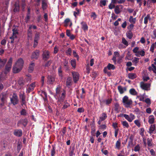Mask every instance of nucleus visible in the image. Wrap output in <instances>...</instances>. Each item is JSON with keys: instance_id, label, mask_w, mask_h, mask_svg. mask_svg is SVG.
<instances>
[{"instance_id": "obj_3", "label": "nucleus", "mask_w": 156, "mask_h": 156, "mask_svg": "<svg viewBox=\"0 0 156 156\" xmlns=\"http://www.w3.org/2000/svg\"><path fill=\"white\" fill-rule=\"evenodd\" d=\"M11 103L14 105L17 104L19 102V100L17 94L14 93L10 97Z\"/></svg>"}, {"instance_id": "obj_14", "label": "nucleus", "mask_w": 156, "mask_h": 156, "mask_svg": "<svg viewBox=\"0 0 156 156\" xmlns=\"http://www.w3.org/2000/svg\"><path fill=\"white\" fill-rule=\"evenodd\" d=\"M140 87L142 89L145 90H147L150 87V84L147 83H144L141 82L140 83Z\"/></svg>"}, {"instance_id": "obj_49", "label": "nucleus", "mask_w": 156, "mask_h": 156, "mask_svg": "<svg viewBox=\"0 0 156 156\" xmlns=\"http://www.w3.org/2000/svg\"><path fill=\"white\" fill-rule=\"evenodd\" d=\"M145 52L144 50H141L139 51L137 54H139V55H140L142 56H144L145 55Z\"/></svg>"}, {"instance_id": "obj_41", "label": "nucleus", "mask_w": 156, "mask_h": 156, "mask_svg": "<svg viewBox=\"0 0 156 156\" xmlns=\"http://www.w3.org/2000/svg\"><path fill=\"white\" fill-rule=\"evenodd\" d=\"M139 48L138 47H135L133 50V51L134 53H136L135 55L137 57H139V54H137Z\"/></svg>"}, {"instance_id": "obj_35", "label": "nucleus", "mask_w": 156, "mask_h": 156, "mask_svg": "<svg viewBox=\"0 0 156 156\" xmlns=\"http://www.w3.org/2000/svg\"><path fill=\"white\" fill-rule=\"evenodd\" d=\"M130 93L133 95H135L137 94V93L135 89L132 88L130 89L129 91Z\"/></svg>"}, {"instance_id": "obj_28", "label": "nucleus", "mask_w": 156, "mask_h": 156, "mask_svg": "<svg viewBox=\"0 0 156 156\" xmlns=\"http://www.w3.org/2000/svg\"><path fill=\"white\" fill-rule=\"evenodd\" d=\"M128 76L129 78L133 80L136 77V75L135 73H129L128 74Z\"/></svg>"}, {"instance_id": "obj_37", "label": "nucleus", "mask_w": 156, "mask_h": 156, "mask_svg": "<svg viewBox=\"0 0 156 156\" xmlns=\"http://www.w3.org/2000/svg\"><path fill=\"white\" fill-rule=\"evenodd\" d=\"M70 63L71 66L74 68H75L76 67V62L75 59H72L70 61Z\"/></svg>"}, {"instance_id": "obj_56", "label": "nucleus", "mask_w": 156, "mask_h": 156, "mask_svg": "<svg viewBox=\"0 0 156 156\" xmlns=\"http://www.w3.org/2000/svg\"><path fill=\"white\" fill-rule=\"evenodd\" d=\"M66 127H64L62 129L61 131V132L62 133V134H61L62 136H64V135L66 133Z\"/></svg>"}, {"instance_id": "obj_33", "label": "nucleus", "mask_w": 156, "mask_h": 156, "mask_svg": "<svg viewBox=\"0 0 156 156\" xmlns=\"http://www.w3.org/2000/svg\"><path fill=\"white\" fill-rule=\"evenodd\" d=\"M156 47V42L154 43H153L150 47V51L152 52L153 53L154 51V48Z\"/></svg>"}, {"instance_id": "obj_21", "label": "nucleus", "mask_w": 156, "mask_h": 156, "mask_svg": "<svg viewBox=\"0 0 156 156\" xmlns=\"http://www.w3.org/2000/svg\"><path fill=\"white\" fill-rule=\"evenodd\" d=\"M81 24L82 25V28L84 32H86L88 30V26L86 23L84 21L82 22Z\"/></svg>"}, {"instance_id": "obj_11", "label": "nucleus", "mask_w": 156, "mask_h": 156, "mask_svg": "<svg viewBox=\"0 0 156 156\" xmlns=\"http://www.w3.org/2000/svg\"><path fill=\"white\" fill-rule=\"evenodd\" d=\"M50 52L48 51L45 50L43 52L42 54L43 59L45 60L48 59L50 57Z\"/></svg>"}, {"instance_id": "obj_38", "label": "nucleus", "mask_w": 156, "mask_h": 156, "mask_svg": "<svg viewBox=\"0 0 156 156\" xmlns=\"http://www.w3.org/2000/svg\"><path fill=\"white\" fill-rule=\"evenodd\" d=\"M123 115V116L129 122H132L129 115L126 114H124Z\"/></svg>"}, {"instance_id": "obj_51", "label": "nucleus", "mask_w": 156, "mask_h": 156, "mask_svg": "<svg viewBox=\"0 0 156 156\" xmlns=\"http://www.w3.org/2000/svg\"><path fill=\"white\" fill-rule=\"evenodd\" d=\"M122 43L126 46H128V42L124 37L122 38Z\"/></svg>"}, {"instance_id": "obj_45", "label": "nucleus", "mask_w": 156, "mask_h": 156, "mask_svg": "<svg viewBox=\"0 0 156 156\" xmlns=\"http://www.w3.org/2000/svg\"><path fill=\"white\" fill-rule=\"evenodd\" d=\"M140 147L139 144H137L134 147V151L135 152L139 151H140Z\"/></svg>"}, {"instance_id": "obj_29", "label": "nucleus", "mask_w": 156, "mask_h": 156, "mask_svg": "<svg viewBox=\"0 0 156 156\" xmlns=\"http://www.w3.org/2000/svg\"><path fill=\"white\" fill-rule=\"evenodd\" d=\"M64 67L65 69L66 70L69 69V67L68 65L69 62L68 61L65 60L64 62Z\"/></svg>"}, {"instance_id": "obj_17", "label": "nucleus", "mask_w": 156, "mask_h": 156, "mask_svg": "<svg viewBox=\"0 0 156 156\" xmlns=\"http://www.w3.org/2000/svg\"><path fill=\"white\" fill-rule=\"evenodd\" d=\"M13 134L16 136L18 137H20L22 135L23 132L21 129H16L14 130Z\"/></svg>"}, {"instance_id": "obj_2", "label": "nucleus", "mask_w": 156, "mask_h": 156, "mask_svg": "<svg viewBox=\"0 0 156 156\" xmlns=\"http://www.w3.org/2000/svg\"><path fill=\"white\" fill-rule=\"evenodd\" d=\"M24 61L21 58L19 59L13 66L12 70L14 73H17L20 71L23 66Z\"/></svg>"}, {"instance_id": "obj_52", "label": "nucleus", "mask_w": 156, "mask_h": 156, "mask_svg": "<svg viewBox=\"0 0 156 156\" xmlns=\"http://www.w3.org/2000/svg\"><path fill=\"white\" fill-rule=\"evenodd\" d=\"M139 58L136 57H134L132 62L136 65L138 62Z\"/></svg>"}, {"instance_id": "obj_34", "label": "nucleus", "mask_w": 156, "mask_h": 156, "mask_svg": "<svg viewBox=\"0 0 156 156\" xmlns=\"http://www.w3.org/2000/svg\"><path fill=\"white\" fill-rule=\"evenodd\" d=\"M42 97H43L44 100H46L47 99V93L44 91H41V94Z\"/></svg>"}, {"instance_id": "obj_8", "label": "nucleus", "mask_w": 156, "mask_h": 156, "mask_svg": "<svg viewBox=\"0 0 156 156\" xmlns=\"http://www.w3.org/2000/svg\"><path fill=\"white\" fill-rule=\"evenodd\" d=\"M35 82H34L30 85H27V87L26 93L29 94L30 92L33 90L35 85Z\"/></svg>"}, {"instance_id": "obj_57", "label": "nucleus", "mask_w": 156, "mask_h": 156, "mask_svg": "<svg viewBox=\"0 0 156 156\" xmlns=\"http://www.w3.org/2000/svg\"><path fill=\"white\" fill-rule=\"evenodd\" d=\"M90 17L91 18H93L94 20L97 17V15L94 12H93L91 13L90 15Z\"/></svg>"}, {"instance_id": "obj_60", "label": "nucleus", "mask_w": 156, "mask_h": 156, "mask_svg": "<svg viewBox=\"0 0 156 156\" xmlns=\"http://www.w3.org/2000/svg\"><path fill=\"white\" fill-rule=\"evenodd\" d=\"M73 54L74 56L75 57H76L77 58V60H78L79 56L75 51H73Z\"/></svg>"}, {"instance_id": "obj_16", "label": "nucleus", "mask_w": 156, "mask_h": 156, "mask_svg": "<svg viewBox=\"0 0 156 156\" xmlns=\"http://www.w3.org/2000/svg\"><path fill=\"white\" fill-rule=\"evenodd\" d=\"M123 6L122 5H117L115 7V12L116 14L119 13L121 12V9H122Z\"/></svg>"}, {"instance_id": "obj_23", "label": "nucleus", "mask_w": 156, "mask_h": 156, "mask_svg": "<svg viewBox=\"0 0 156 156\" xmlns=\"http://www.w3.org/2000/svg\"><path fill=\"white\" fill-rule=\"evenodd\" d=\"M114 109V110L116 112L119 113V112L120 110V108L119 104L118 103H116L115 104Z\"/></svg>"}, {"instance_id": "obj_9", "label": "nucleus", "mask_w": 156, "mask_h": 156, "mask_svg": "<svg viewBox=\"0 0 156 156\" xmlns=\"http://www.w3.org/2000/svg\"><path fill=\"white\" fill-rule=\"evenodd\" d=\"M148 132L151 135L156 133V126L155 124L151 125L150 126Z\"/></svg>"}, {"instance_id": "obj_19", "label": "nucleus", "mask_w": 156, "mask_h": 156, "mask_svg": "<svg viewBox=\"0 0 156 156\" xmlns=\"http://www.w3.org/2000/svg\"><path fill=\"white\" fill-rule=\"evenodd\" d=\"M72 83V79L71 77H69L66 80V86L68 87H70Z\"/></svg>"}, {"instance_id": "obj_39", "label": "nucleus", "mask_w": 156, "mask_h": 156, "mask_svg": "<svg viewBox=\"0 0 156 156\" xmlns=\"http://www.w3.org/2000/svg\"><path fill=\"white\" fill-rule=\"evenodd\" d=\"M122 124L124 128H128L129 127L128 123L126 121H122Z\"/></svg>"}, {"instance_id": "obj_18", "label": "nucleus", "mask_w": 156, "mask_h": 156, "mask_svg": "<svg viewBox=\"0 0 156 156\" xmlns=\"http://www.w3.org/2000/svg\"><path fill=\"white\" fill-rule=\"evenodd\" d=\"M55 81V78L54 77L51 76H48V82L50 84H53Z\"/></svg>"}, {"instance_id": "obj_36", "label": "nucleus", "mask_w": 156, "mask_h": 156, "mask_svg": "<svg viewBox=\"0 0 156 156\" xmlns=\"http://www.w3.org/2000/svg\"><path fill=\"white\" fill-rule=\"evenodd\" d=\"M19 84L21 86H23L24 85V82L23 78H20L18 81Z\"/></svg>"}, {"instance_id": "obj_58", "label": "nucleus", "mask_w": 156, "mask_h": 156, "mask_svg": "<svg viewBox=\"0 0 156 156\" xmlns=\"http://www.w3.org/2000/svg\"><path fill=\"white\" fill-rule=\"evenodd\" d=\"M150 153H151V155L152 156H156V154L153 149H151L150 151Z\"/></svg>"}, {"instance_id": "obj_20", "label": "nucleus", "mask_w": 156, "mask_h": 156, "mask_svg": "<svg viewBox=\"0 0 156 156\" xmlns=\"http://www.w3.org/2000/svg\"><path fill=\"white\" fill-rule=\"evenodd\" d=\"M148 122L150 124H153L155 120V118L153 115H150L148 118Z\"/></svg>"}, {"instance_id": "obj_15", "label": "nucleus", "mask_w": 156, "mask_h": 156, "mask_svg": "<svg viewBox=\"0 0 156 156\" xmlns=\"http://www.w3.org/2000/svg\"><path fill=\"white\" fill-rule=\"evenodd\" d=\"M39 54V51L36 50L32 53L31 56V58L32 59L35 58L37 59L38 58Z\"/></svg>"}, {"instance_id": "obj_5", "label": "nucleus", "mask_w": 156, "mask_h": 156, "mask_svg": "<svg viewBox=\"0 0 156 156\" xmlns=\"http://www.w3.org/2000/svg\"><path fill=\"white\" fill-rule=\"evenodd\" d=\"M12 58H10L8 61L7 64L5 66V70L4 73L5 74H6L8 72H9L10 70L12 67Z\"/></svg>"}, {"instance_id": "obj_47", "label": "nucleus", "mask_w": 156, "mask_h": 156, "mask_svg": "<svg viewBox=\"0 0 156 156\" xmlns=\"http://www.w3.org/2000/svg\"><path fill=\"white\" fill-rule=\"evenodd\" d=\"M70 106V105L67 101H65L64 102V105L62 107L63 109H66Z\"/></svg>"}, {"instance_id": "obj_46", "label": "nucleus", "mask_w": 156, "mask_h": 156, "mask_svg": "<svg viewBox=\"0 0 156 156\" xmlns=\"http://www.w3.org/2000/svg\"><path fill=\"white\" fill-rule=\"evenodd\" d=\"M72 53V50L70 48H68L66 51V53L67 55H70Z\"/></svg>"}, {"instance_id": "obj_48", "label": "nucleus", "mask_w": 156, "mask_h": 156, "mask_svg": "<svg viewBox=\"0 0 156 156\" xmlns=\"http://www.w3.org/2000/svg\"><path fill=\"white\" fill-rule=\"evenodd\" d=\"M126 36L128 38L131 39L133 37V34L130 31H129L126 34Z\"/></svg>"}, {"instance_id": "obj_50", "label": "nucleus", "mask_w": 156, "mask_h": 156, "mask_svg": "<svg viewBox=\"0 0 156 156\" xmlns=\"http://www.w3.org/2000/svg\"><path fill=\"white\" fill-rule=\"evenodd\" d=\"M17 35L16 34H12V36L11 37H10V38L11 39V43H13L14 42V40L15 38H16Z\"/></svg>"}, {"instance_id": "obj_59", "label": "nucleus", "mask_w": 156, "mask_h": 156, "mask_svg": "<svg viewBox=\"0 0 156 156\" xmlns=\"http://www.w3.org/2000/svg\"><path fill=\"white\" fill-rule=\"evenodd\" d=\"M118 124L116 123H113L112 126L114 128V129H119L117 128L118 127Z\"/></svg>"}, {"instance_id": "obj_61", "label": "nucleus", "mask_w": 156, "mask_h": 156, "mask_svg": "<svg viewBox=\"0 0 156 156\" xmlns=\"http://www.w3.org/2000/svg\"><path fill=\"white\" fill-rule=\"evenodd\" d=\"M77 111L79 113L83 112L84 111V109L83 108H78Z\"/></svg>"}, {"instance_id": "obj_6", "label": "nucleus", "mask_w": 156, "mask_h": 156, "mask_svg": "<svg viewBox=\"0 0 156 156\" xmlns=\"http://www.w3.org/2000/svg\"><path fill=\"white\" fill-rule=\"evenodd\" d=\"M19 98L21 100V104L22 106L24 105L26 106L27 102L26 101V96L24 92L22 93H20L19 95Z\"/></svg>"}, {"instance_id": "obj_64", "label": "nucleus", "mask_w": 156, "mask_h": 156, "mask_svg": "<svg viewBox=\"0 0 156 156\" xmlns=\"http://www.w3.org/2000/svg\"><path fill=\"white\" fill-rule=\"evenodd\" d=\"M152 67H153V72L155 73H156V66H155L154 64H152L151 65Z\"/></svg>"}, {"instance_id": "obj_4", "label": "nucleus", "mask_w": 156, "mask_h": 156, "mask_svg": "<svg viewBox=\"0 0 156 156\" xmlns=\"http://www.w3.org/2000/svg\"><path fill=\"white\" fill-rule=\"evenodd\" d=\"M122 102L126 107L128 108L132 104L133 102L130 99H129L128 97L125 96L122 98Z\"/></svg>"}, {"instance_id": "obj_42", "label": "nucleus", "mask_w": 156, "mask_h": 156, "mask_svg": "<svg viewBox=\"0 0 156 156\" xmlns=\"http://www.w3.org/2000/svg\"><path fill=\"white\" fill-rule=\"evenodd\" d=\"M55 147L53 146L51 150V156H54L55 153Z\"/></svg>"}, {"instance_id": "obj_13", "label": "nucleus", "mask_w": 156, "mask_h": 156, "mask_svg": "<svg viewBox=\"0 0 156 156\" xmlns=\"http://www.w3.org/2000/svg\"><path fill=\"white\" fill-rule=\"evenodd\" d=\"M28 122L27 119L25 118L24 119H22L20 120L18 122L17 125L19 126V124H22L25 127L27 125Z\"/></svg>"}, {"instance_id": "obj_1", "label": "nucleus", "mask_w": 156, "mask_h": 156, "mask_svg": "<svg viewBox=\"0 0 156 156\" xmlns=\"http://www.w3.org/2000/svg\"><path fill=\"white\" fill-rule=\"evenodd\" d=\"M66 91L62 88L60 85H58L56 88V93L54 96L55 98L57 100V104L59 105L64 101L66 96Z\"/></svg>"}, {"instance_id": "obj_30", "label": "nucleus", "mask_w": 156, "mask_h": 156, "mask_svg": "<svg viewBox=\"0 0 156 156\" xmlns=\"http://www.w3.org/2000/svg\"><path fill=\"white\" fill-rule=\"evenodd\" d=\"M151 18L150 17V15L148 14L144 18V23L145 24H147V23L148 20H150Z\"/></svg>"}, {"instance_id": "obj_44", "label": "nucleus", "mask_w": 156, "mask_h": 156, "mask_svg": "<svg viewBox=\"0 0 156 156\" xmlns=\"http://www.w3.org/2000/svg\"><path fill=\"white\" fill-rule=\"evenodd\" d=\"M107 117V115L106 113H103L102 114L101 117H100V119H101V120L104 121Z\"/></svg>"}, {"instance_id": "obj_55", "label": "nucleus", "mask_w": 156, "mask_h": 156, "mask_svg": "<svg viewBox=\"0 0 156 156\" xmlns=\"http://www.w3.org/2000/svg\"><path fill=\"white\" fill-rule=\"evenodd\" d=\"M134 122L138 127L140 126V121L139 120H135L134 121Z\"/></svg>"}, {"instance_id": "obj_10", "label": "nucleus", "mask_w": 156, "mask_h": 156, "mask_svg": "<svg viewBox=\"0 0 156 156\" xmlns=\"http://www.w3.org/2000/svg\"><path fill=\"white\" fill-rule=\"evenodd\" d=\"M73 80L75 83H76L79 80L80 75L79 73L73 71L72 72Z\"/></svg>"}, {"instance_id": "obj_24", "label": "nucleus", "mask_w": 156, "mask_h": 156, "mask_svg": "<svg viewBox=\"0 0 156 156\" xmlns=\"http://www.w3.org/2000/svg\"><path fill=\"white\" fill-rule=\"evenodd\" d=\"M34 63L33 62H32L30 64L28 69V71L29 72L31 73L33 72L34 69Z\"/></svg>"}, {"instance_id": "obj_12", "label": "nucleus", "mask_w": 156, "mask_h": 156, "mask_svg": "<svg viewBox=\"0 0 156 156\" xmlns=\"http://www.w3.org/2000/svg\"><path fill=\"white\" fill-rule=\"evenodd\" d=\"M6 98V96L5 94H2L0 95V107L4 105Z\"/></svg>"}, {"instance_id": "obj_40", "label": "nucleus", "mask_w": 156, "mask_h": 156, "mask_svg": "<svg viewBox=\"0 0 156 156\" xmlns=\"http://www.w3.org/2000/svg\"><path fill=\"white\" fill-rule=\"evenodd\" d=\"M7 61L6 59H2L0 58V65L1 66H3L4 65Z\"/></svg>"}, {"instance_id": "obj_63", "label": "nucleus", "mask_w": 156, "mask_h": 156, "mask_svg": "<svg viewBox=\"0 0 156 156\" xmlns=\"http://www.w3.org/2000/svg\"><path fill=\"white\" fill-rule=\"evenodd\" d=\"M115 5L113 4H110L108 5V8L110 9H112L115 8Z\"/></svg>"}, {"instance_id": "obj_43", "label": "nucleus", "mask_w": 156, "mask_h": 156, "mask_svg": "<svg viewBox=\"0 0 156 156\" xmlns=\"http://www.w3.org/2000/svg\"><path fill=\"white\" fill-rule=\"evenodd\" d=\"M20 115H22L25 116L27 115V112L26 109H22L20 112Z\"/></svg>"}, {"instance_id": "obj_54", "label": "nucleus", "mask_w": 156, "mask_h": 156, "mask_svg": "<svg viewBox=\"0 0 156 156\" xmlns=\"http://www.w3.org/2000/svg\"><path fill=\"white\" fill-rule=\"evenodd\" d=\"M58 73L59 76L61 77H62V70L61 68V67L59 68L58 69Z\"/></svg>"}, {"instance_id": "obj_7", "label": "nucleus", "mask_w": 156, "mask_h": 156, "mask_svg": "<svg viewBox=\"0 0 156 156\" xmlns=\"http://www.w3.org/2000/svg\"><path fill=\"white\" fill-rule=\"evenodd\" d=\"M40 33L38 32H36L34 36L33 47L35 48L37 46L38 44V41L40 38Z\"/></svg>"}, {"instance_id": "obj_62", "label": "nucleus", "mask_w": 156, "mask_h": 156, "mask_svg": "<svg viewBox=\"0 0 156 156\" xmlns=\"http://www.w3.org/2000/svg\"><path fill=\"white\" fill-rule=\"evenodd\" d=\"M153 34L154 36L152 37L153 39H155L156 38V29H154L153 31Z\"/></svg>"}, {"instance_id": "obj_32", "label": "nucleus", "mask_w": 156, "mask_h": 156, "mask_svg": "<svg viewBox=\"0 0 156 156\" xmlns=\"http://www.w3.org/2000/svg\"><path fill=\"white\" fill-rule=\"evenodd\" d=\"M107 67L108 69L109 70L111 69L114 70L115 68L114 66L110 63H108Z\"/></svg>"}, {"instance_id": "obj_25", "label": "nucleus", "mask_w": 156, "mask_h": 156, "mask_svg": "<svg viewBox=\"0 0 156 156\" xmlns=\"http://www.w3.org/2000/svg\"><path fill=\"white\" fill-rule=\"evenodd\" d=\"M121 145V140L120 139H119L115 143V148L119 150Z\"/></svg>"}, {"instance_id": "obj_27", "label": "nucleus", "mask_w": 156, "mask_h": 156, "mask_svg": "<svg viewBox=\"0 0 156 156\" xmlns=\"http://www.w3.org/2000/svg\"><path fill=\"white\" fill-rule=\"evenodd\" d=\"M47 7V2L46 0H43L42 2V8L44 10L46 9Z\"/></svg>"}, {"instance_id": "obj_26", "label": "nucleus", "mask_w": 156, "mask_h": 156, "mask_svg": "<svg viewBox=\"0 0 156 156\" xmlns=\"http://www.w3.org/2000/svg\"><path fill=\"white\" fill-rule=\"evenodd\" d=\"M152 139L149 138H148L147 139V144L148 147H152ZM147 148L149 150L150 149V148L149 147H148Z\"/></svg>"}, {"instance_id": "obj_53", "label": "nucleus", "mask_w": 156, "mask_h": 156, "mask_svg": "<svg viewBox=\"0 0 156 156\" xmlns=\"http://www.w3.org/2000/svg\"><path fill=\"white\" fill-rule=\"evenodd\" d=\"M14 12H18L19 10V6L18 5H15V7L14 9Z\"/></svg>"}, {"instance_id": "obj_22", "label": "nucleus", "mask_w": 156, "mask_h": 156, "mask_svg": "<svg viewBox=\"0 0 156 156\" xmlns=\"http://www.w3.org/2000/svg\"><path fill=\"white\" fill-rule=\"evenodd\" d=\"M118 89L119 91L121 94H123L126 90V87H122L121 86H118Z\"/></svg>"}, {"instance_id": "obj_31", "label": "nucleus", "mask_w": 156, "mask_h": 156, "mask_svg": "<svg viewBox=\"0 0 156 156\" xmlns=\"http://www.w3.org/2000/svg\"><path fill=\"white\" fill-rule=\"evenodd\" d=\"M129 21L131 23L135 24L136 22V18H133V16H130L129 19Z\"/></svg>"}]
</instances>
